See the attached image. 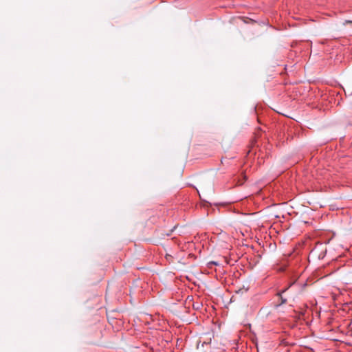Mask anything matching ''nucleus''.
<instances>
[{
  "label": "nucleus",
  "mask_w": 352,
  "mask_h": 352,
  "mask_svg": "<svg viewBox=\"0 0 352 352\" xmlns=\"http://www.w3.org/2000/svg\"><path fill=\"white\" fill-rule=\"evenodd\" d=\"M166 260H167V261H172V258H173V257H172V256H171V255H170V254H166Z\"/></svg>",
  "instance_id": "nucleus-1"
},
{
  "label": "nucleus",
  "mask_w": 352,
  "mask_h": 352,
  "mask_svg": "<svg viewBox=\"0 0 352 352\" xmlns=\"http://www.w3.org/2000/svg\"><path fill=\"white\" fill-rule=\"evenodd\" d=\"M278 295L280 296V299H281V304H284V303H285V302H287V299L283 298L281 296L280 294H278Z\"/></svg>",
  "instance_id": "nucleus-2"
},
{
  "label": "nucleus",
  "mask_w": 352,
  "mask_h": 352,
  "mask_svg": "<svg viewBox=\"0 0 352 352\" xmlns=\"http://www.w3.org/2000/svg\"><path fill=\"white\" fill-rule=\"evenodd\" d=\"M338 298H339V296H338V297L337 296H333V298L334 300H337Z\"/></svg>",
  "instance_id": "nucleus-3"
}]
</instances>
